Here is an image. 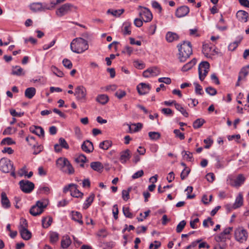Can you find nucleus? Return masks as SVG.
Instances as JSON below:
<instances>
[{"mask_svg": "<svg viewBox=\"0 0 249 249\" xmlns=\"http://www.w3.org/2000/svg\"><path fill=\"white\" fill-rule=\"evenodd\" d=\"M178 59L180 62L186 61L193 53L191 43L189 41H183L180 45H178Z\"/></svg>", "mask_w": 249, "mask_h": 249, "instance_id": "f257e3e1", "label": "nucleus"}, {"mask_svg": "<svg viewBox=\"0 0 249 249\" xmlns=\"http://www.w3.org/2000/svg\"><path fill=\"white\" fill-rule=\"evenodd\" d=\"M71 50L77 53H81L87 50L89 48L88 41L81 37L73 39L71 43Z\"/></svg>", "mask_w": 249, "mask_h": 249, "instance_id": "f03ea898", "label": "nucleus"}, {"mask_svg": "<svg viewBox=\"0 0 249 249\" xmlns=\"http://www.w3.org/2000/svg\"><path fill=\"white\" fill-rule=\"evenodd\" d=\"M57 167L64 173L71 175L74 173V169L69 160L65 158H59L56 161Z\"/></svg>", "mask_w": 249, "mask_h": 249, "instance_id": "7ed1b4c3", "label": "nucleus"}, {"mask_svg": "<svg viewBox=\"0 0 249 249\" xmlns=\"http://www.w3.org/2000/svg\"><path fill=\"white\" fill-rule=\"evenodd\" d=\"M72 8H74L75 9H77L76 6H74L71 3H67L64 4L57 9L55 11V14L58 17H62L71 12Z\"/></svg>", "mask_w": 249, "mask_h": 249, "instance_id": "20e7f679", "label": "nucleus"}, {"mask_svg": "<svg viewBox=\"0 0 249 249\" xmlns=\"http://www.w3.org/2000/svg\"><path fill=\"white\" fill-rule=\"evenodd\" d=\"M234 235L235 239L240 243L245 242L248 237L247 230L242 227H239L235 230Z\"/></svg>", "mask_w": 249, "mask_h": 249, "instance_id": "39448f33", "label": "nucleus"}, {"mask_svg": "<svg viewBox=\"0 0 249 249\" xmlns=\"http://www.w3.org/2000/svg\"><path fill=\"white\" fill-rule=\"evenodd\" d=\"M210 68V64L207 61L201 62L198 66L199 78L201 81H203L207 75Z\"/></svg>", "mask_w": 249, "mask_h": 249, "instance_id": "423d86ee", "label": "nucleus"}, {"mask_svg": "<svg viewBox=\"0 0 249 249\" xmlns=\"http://www.w3.org/2000/svg\"><path fill=\"white\" fill-rule=\"evenodd\" d=\"M246 178L243 174H239L236 179H233L231 177H229L227 182L231 186L239 187L244 183Z\"/></svg>", "mask_w": 249, "mask_h": 249, "instance_id": "0eeeda50", "label": "nucleus"}, {"mask_svg": "<svg viewBox=\"0 0 249 249\" xmlns=\"http://www.w3.org/2000/svg\"><path fill=\"white\" fill-rule=\"evenodd\" d=\"M20 188L25 193H31L35 188L34 184L28 180H22L19 182Z\"/></svg>", "mask_w": 249, "mask_h": 249, "instance_id": "6e6552de", "label": "nucleus"}, {"mask_svg": "<svg viewBox=\"0 0 249 249\" xmlns=\"http://www.w3.org/2000/svg\"><path fill=\"white\" fill-rule=\"evenodd\" d=\"M13 168L11 161L6 158H2L0 160V169L4 173H9Z\"/></svg>", "mask_w": 249, "mask_h": 249, "instance_id": "1a4fd4ad", "label": "nucleus"}, {"mask_svg": "<svg viewBox=\"0 0 249 249\" xmlns=\"http://www.w3.org/2000/svg\"><path fill=\"white\" fill-rule=\"evenodd\" d=\"M74 95L77 100L85 101L86 100L87 90L83 86H78L75 89Z\"/></svg>", "mask_w": 249, "mask_h": 249, "instance_id": "9d476101", "label": "nucleus"}, {"mask_svg": "<svg viewBox=\"0 0 249 249\" xmlns=\"http://www.w3.org/2000/svg\"><path fill=\"white\" fill-rule=\"evenodd\" d=\"M139 8L143 9V10L139 13V16L145 22L150 21L152 19L153 16L149 9L141 6H140Z\"/></svg>", "mask_w": 249, "mask_h": 249, "instance_id": "9b49d317", "label": "nucleus"}, {"mask_svg": "<svg viewBox=\"0 0 249 249\" xmlns=\"http://www.w3.org/2000/svg\"><path fill=\"white\" fill-rule=\"evenodd\" d=\"M30 9L34 12L45 11L46 10L45 3L41 2L32 3L30 5Z\"/></svg>", "mask_w": 249, "mask_h": 249, "instance_id": "f8f14e48", "label": "nucleus"}, {"mask_svg": "<svg viewBox=\"0 0 249 249\" xmlns=\"http://www.w3.org/2000/svg\"><path fill=\"white\" fill-rule=\"evenodd\" d=\"M137 89L140 95H144L149 92L151 87L149 84L141 83L137 86Z\"/></svg>", "mask_w": 249, "mask_h": 249, "instance_id": "ddd939ff", "label": "nucleus"}, {"mask_svg": "<svg viewBox=\"0 0 249 249\" xmlns=\"http://www.w3.org/2000/svg\"><path fill=\"white\" fill-rule=\"evenodd\" d=\"M190 11L189 7L187 6H182L178 8L176 11V16L178 18H182L186 16Z\"/></svg>", "mask_w": 249, "mask_h": 249, "instance_id": "4468645a", "label": "nucleus"}, {"mask_svg": "<svg viewBox=\"0 0 249 249\" xmlns=\"http://www.w3.org/2000/svg\"><path fill=\"white\" fill-rule=\"evenodd\" d=\"M81 148L83 151L87 153H91L94 150L93 143L89 140H86L83 142Z\"/></svg>", "mask_w": 249, "mask_h": 249, "instance_id": "2eb2a0df", "label": "nucleus"}, {"mask_svg": "<svg viewBox=\"0 0 249 249\" xmlns=\"http://www.w3.org/2000/svg\"><path fill=\"white\" fill-rule=\"evenodd\" d=\"M30 130L41 138L44 137V131L43 128L39 126H32L30 127Z\"/></svg>", "mask_w": 249, "mask_h": 249, "instance_id": "dca6fc26", "label": "nucleus"}, {"mask_svg": "<svg viewBox=\"0 0 249 249\" xmlns=\"http://www.w3.org/2000/svg\"><path fill=\"white\" fill-rule=\"evenodd\" d=\"M131 152L129 149H126L120 153V160L122 163H125L128 160L130 157Z\"/></svg>", "mask_w": 249, "mask_h": 249, "instance_id": "f3484780", "label": "nucleus"}, {"mask_svg": "<svg viewBox=\"0 0 249 249\" xmlns=\"http://www.w3.org/2000/svg\"><path fill=\"white\" fill-rule=\"evenodd\" d=\"M236 17L241 22H246L249 18V14L243 10H239L236 13Z\"/></svg>", "mask_w": 249, "mask_h": 249, "instance_id": "a211bd4d", "label": "nucleus"}, {"mask_svg": "<svg viewBox=\"0 0 249 249\" xmlns=\"http://www.w3.org/2000/svg\"><path fill=\"white\" fill-rule=\"evenodd\" d=\"M1 203L2 206L5 209H8L11 206L10 201L4 192L1 194Z\"/></svg>", "mask_w": 249, "mask_h": 249, "instance_id": "6ab92c4d", "label": "nucleus"}, {"mask_svg": "<svg viewBox=\"0 0 249 249\" xmlns=\"http://www.w3.org/2000/svg\"><path fill=\"white\" fill-rule=\"evenodd\" d=\"M179 39V36L175 33L168 32L166 35V39L168 42H172Z\"/></svg>", "mask_w": 249, "mask_h": 249, "instance_id": "aec40b11", "label": "nucleus"}, {"mask_svg": "<svg viewBox=\"0 0 249 249\" xmlns=\"http://www.w3.org/2000/svg\"><path fill=\"white\" fill-rule=\"evenodd\" d=\"M21 237L25 240H29L32 236L31 232L27 229L19 230Z\"/></svg>", "mask_w": 249, "mask_h": 249, "instance_id": "412c9836", "label": "nucleus"}, {"mask_svg": "<svg viewBox=\"0 0 249 249\" xmlns=\"http://www.w3.org/2000/svg\"><path fill=\"white\" fill-rule=\"evenodd\" d=\"M90 167L94 171L101 172L104 168L103 165L99 161H94L90 163Z\"/></svg>", "mask_w": 249, "mask_h": 249, "instance_id": "4be33fe9", "label": "nucleus"}, {"mask_svg": "<svg viewBox=\"0 0 249 249\" xmlns=\"http://www.w3.org/2000/svg\"><path fill=\"white\" fill-rule=\"evenodd\" d=\"M72 219L77 222L80 225L83 224V221L82 220V215L78 212L72 211Z\"/></svg>", "mask_w": 249, "mask_h": 249, "instance_id": "5701e85b", "label": "nucleus"}, {"mask_svg": "<svg viewBox=\"0 0 249 249\" xmlns=\"http://www.w3.org/2000/svg\"><path fill=\"white\" fill-rule=\"evenodd\" d=\"M196 58H193L191 61L186 63L182 67L181 71L185 72L190 70L196 64Z\"/></svg>", "mask_w": 249, "mask_h": 249, "instance_id": "b1692460", "label": "nucleus"}, {"mask_svg": "<svg viewBox=\"0 0 249 249\" xmlns=\"http://www.w3.org/2000/svg\"><path fill=\"white\" fill-rule=\"evenodd\" d=\"M243 203V196L241 194H239L236 198L234 203L233 204L232 208L233 209H237L242 206Z\"/></svg>", "mask_w": 249, "mask_h": 249, "instance_id": "393cba45", "label": "nucleus"}, {"mask_svg": "<svg viewBox=\"0 0 249 249\" xmlns=\"http://www.w3.org/2000/svg\"><path fill=\"white\" fill-rule=\"evenodd\" d=\"M95 195L94 194H91L86 200L83 204V209L84 210L87 209L92 204L94 199Z\"/></svg>", "mask_w": 249, "mask_h": 249, "instance_id": "a878e982", "label": "nucleus"}, {"mask_svg": "<svg viewBox=\"0 0 249 249\" xmlns=\"http://www.w3.org/2000/svg\"><path fill=\"white\" fill-rule=\"evenodd\" d=\"M36 93V89L35 88H28L25 91V96L28 99H32L35 96Z\"/></svg>", "mask_w": 249, "mask_h": 249, "instance_id": "bb28decb", "label": "nucleus"}, {"mask_svg": "<svg viewBox=\"0 0 249 249\" xmlns=\"http://www.w3.org/2000/svg\"><path fill=\"white\" fill-rule=\"evenodd\" d=\"M11 73L13 75H16L17 76H22L25 74V72L23 71V70L18 66L13 67Z\"/></svg>", "mask_w": 249, "mask_h": 249, "instance_id": "cd10ccee", "label": "nucleus"}, {"mask_svg": "<svg viewBox=\"0 0 249 249\" xmlns=\"http://www.w3.org/2000/svg\"><path fill=\"white\" fill-rule=\"evenodd\" d=\"M71 195L73 197L82 198L84 194L77 189V185H76V186L73 187L72 189L71 190Z\"/></svg>", "mask_w": 249, "mask_h": 249, "instance_id": "c85d7f7f", "label": "nucleus"}, {"mask_svg": "<svg viewBox=\"0 0 249 249\" xmlns=\"http://www.w3.org/2000/svg\"><path fill=\"white\" fill-rule=\"evenodd\" d=\"M108 97L106 94H100L97 96L96 101L101 104L105 105L108 101Z\"/></svg>", "mask_w": 249, "mask_h": 249, "instance_id": "c756f323", "label": "nucleus"}, {"mask_svg": "<svg viewBox=\"0 0 249 249\" xmlns=\"http://www.w3.org/2000/svg\"><path fill=\"white\" fill-rule=\"evenodd\" d=\"M229 234L227 231L225 229L223 232L215 237L216 242L225 241L226 240V235Z\"/></svg>", "mask_w": 249, "mask_h": 249, "instance_id": "7c9ffc66", "label": "nucleus"}, {"mask_svg": "<svg viewBox=\"0 0 249 249\" xmlns=\"http://www.w3.org/2000/svg\"><path fill=\"white\" fill-rule=\"evenodd\" d=\"M43 212V210L39 209L37 207L34 205L30 210V213L33 216H37Z\"/></svg>", "mask_w": 249, "mask_h": 249, "instance_id": "2f4dec72", "label": "nucleus"}, {"mask_svg": "<svg viewBox=\"0 0 249 249\" xmlns=\"http://www.w3.org/2000/svg\"><path fill=\"white\" fill-rule=\"evenodd\" d=\"M71 244V240L69 236L64 237L61 240V247L63 249H66L69 247Z\"/></svg>", "mask_w": 249, "mask_h": 249, "instance_id": "473e14b6", "label": "nucleus"}, {"mask_svg": "<svg viewBox=\"0 0 249 249\" xmlns=\"http://www.w3.org/2000/svg\"><path fill=\"white\" fill-rule=\"evenodd\" d=\"M124 11V9L119 10L108 9L107 13L110 14L115 17H120Z\"/></svg>", "mask_w": 249, "mask_h": 249, "instance_id": "72a5a7b5", "label": "nucleus"}, {"mask_svg": "<svg viewBox=\"0 0 249 249\" xmlns=\"http://www.w3.org/2000/svg\"><path fill=\"white\" fill-rule=\"evenodd\" d=\"M205 123L204 119L202 118H198L195 120L193 123V127L195 129L200 128Z\"/></svg>", "mask_w": 249, "mask_h": 249, "instance_id": "f704fd0d", "label": "nucleus"}, {"mask_svg": "<svg viewBox=\"0 0 249 249\" xmlns=\"http://www.w3.org/2000/svg\"><path fill=\"white\" fill-rule=\"evenodd\" d=\"M59 238V234L58 233L54 231H51L50 233V241L51 243L54 244L56 243Z\"/></svg>", "mask_w": 249, "mask_h": 249, "instance_id": "c9c22d12", "label": "nucleus"}, {"mask_svg": "<svg viewBox=\"0 0 249 249\" xmlns=\"http://www.w3.org/2000/svg\"><path fill=\"white\" fill-rule=\"evenodd\" d=\"M112 145V142L110 141H104L99 144V147L104 150H107Z\"/></svg>", "mask_w": 249, "mask_h": 249, "instance_id": "e433bc0d", "label": "nucleus"}, {"mask_svg": "<svg viewBox=\"0 0 249 249\" xmlns=\"http://www.w3.org/2000/svg\"><path fill=\"white\" fill-rule=\"evenodd\" d=\"M47 217H44L42 219V226L44 228H47L49 226H51L52 224V223L53 222V218L52 217H48V220L47 221V223H46L45 222L47 220Z\"/></svg>", "mask_w": 249, "mask_h": 249, "instance_id": "4c0bfd02", "label": "nucleus"}, {"mask_svg": "<svg viewBox=\"0 0 249 249\" xmlns=\"http://www.w3.org/2000/svg\"><path fill=\"white\" fill-rule=\"evenodd\" d=\"M148 71H149V75L150 76H155L158 75L160 73V71L158 69V68L154 67H152L148 69Z\"/></svg>", "mask_w": 249, "mask_h": 249, "instance_id": "58836bf2", "label": "nucleus"}, {"mask_svg": "<svg viewBox=\"0 0 249 249\" xmlns=\"http://www.w3.org/2000/svg\"><path fill=\"white\" fill-rule=\"evenodd\" d=\"M175 108L179 111L181 114L185 117H188V113L180 104L177 103L175 104Z\"/></svg>", "mask_w": 249, "mask_h": 249, "instance_id": "ea45409f", "label": "nucleus"}, {"mask_svg": "<svg viewBox=\"0 0 249 249\" xmlns=\"http://www.w3.org/2000/svg\"><path fill=\"white\" fill-rule=\"evenodd\" d=\"M51 71L56 76L59 77H62L64 76L63 72L59 70L55 66H53L51 67Z\"/></svg>", "mask_w": 249, "mask_h": 249, "instance_id": "a19ab883", "label": "nucleus"}, {"mask_svg": "<svg viewBox=\"0 0 249 249\" xmlns=\"http://www.w3.org/2000/svg\"><path fill=\"white\" fill-rule=\"evenodd\" d=\"M212 50V48L207 44L203 45L202 48V52L204 55L207 57H209V54Z\"/></svg>", "mask_w": 249, "mask_h": 249, "instance_id": "79ce46f5", "label": "nucleus"}, {"mask_svg": "<svg viewBox=\"0 0 249 249\" xmlns=\"http://www.w3.org/2000/svg\"><path fill=\"white\" fill-rule=\"evenodd\" d=\"M148 136L151 140H157L160 137V134L158 132H149Z\"/></svg>", "mask_w": 249, "mask_h": 249, "instance_id": "37998d69", "label": "nucleus"}, {"mask_svg": "<svg viewBox=\"0 0 249 249\" xmlns=\"http://www.w3.org/2000/svg\"><path fill=\"white\" fill-rule=\"evenodd\" d=\"M186 224V222L185 220H182L180 221L179 224L177 225L176 228V231L178 233L181 232L183 229L184 228L185 225Z\"/></svg>", "mask_w": 249, "mask_h": 249, "instance_id": "c03bdc74", "label": "nucleus"}, {"mask_svg": "<svg viewBox=\"0 0 249 249\" xmlns=\"http://www.w3.org/2000/svg\"><path fill=\"white\" fill-rule=\"evenodd\" d=\"M131 190V188L129 187L127 190H124L122 191V198L125 201H127L129 198V192Z\"/></svg>", "mask_w": 249, "mask_h": 249, "instance_id": "a18cd8bd", "label": "nucleus"}, {"mask_svg": "<svg viewBox=\"0 0 249 249\" xmlns=\"http://www.w3.org/2000/svg\"><path fill=\"white\" fill-rule=\"evenodd\" d=\"M130 23H125L124 24V28L123 30V32L124 35H130L131 33V31L130 29Z\"/></svg>", "mask_w": 249, "mask_h": 249, "instance_id": "49530a36", "label": "nucleus"}, {"mask_svg": "<svg viewBox=\"0 0 249 249\" xmlns=\"http://www.w3.org/2000/svg\"><path fill=\"white\" fill-rule=\"evenodd\" d=\"M59 144L62 148H64L66 149H68L69 148V144L66 140L63 138H59Z\"/></svg>", "mask_w": 249, "mask_h": 249, "instance_id": "de8ad7c7", "label": "nucleus"}, {"mask_svg": "<svg viewBox=\"0 0 249 249\" xmlns=\"http://www.w3.org/2000/svg\"><path fill=\"white\" fill-rule=\"evenodd\" d=\"M123 212L124 214L128 218H132L133 217L132 213L130 212L129 208L128 207H124L123 208Z\"/></svg>", "mask_w": 249, "mask_h": 249, "instance_id": "09e8293b", "label": "nucleus"}, {"mask_svg": "<svg viewBox=\"0 0 249 249\" xmlns=\"http://www.w3.org/2000/svg\"><path fill=\"white\" fill-rule=\"evenodd\" d=\"M63 66L69 69H71L72 67V64L71 62L68 59L65 58L62 61Z\"/></svg>", "mask_w": 249, "mask_h": 249, "instance_id": "8fccbe9b", "label": "nucleus"}, {"mask_svg": "<svg viewBox=\"0 0 249 249\" xmlns=\"http://www.w3.org/2000/svg\"><path fill=\"white\" fill-rule=\"evenodd\" d=\"M191 170L189 168H186L183 169L180 174V178L182 180H184L188 176Z\"/></svg>", "mask_w": 249, "mask_h": 249, "instance_id": "3c124183", "label": "nucleus"}, {"mask_svg": "<svg viewBox=\"0 0 249 249\" xmlns=\"http://www.w3.org/2000/svg\"><path fill=\"white\" fill-rule=\"evenodd\" d=\"M15 143V142L12 140V138L7 137L3 139L1 142V144H7V145H11L12 144Z\"/></svg>", "mask_w": 249, "mask_h": 249, "instance_id": "603ef678", "label": "nucleus"}, {"mask_svg": "<svg viewBox=\"0 0 249 249\" xmlns=\"http://www.w3.org/2000/svg\"><path fill=\"white\" fill-rule=\"evenodd\" d=\"M56 1L57 0H51L50 5H48L47 4L45 3L46 9L51 10L54 8L56 5L58 4V3H56Z\"/></svg>", "mask_w": 249, "mask_h": 249, "instance_id": "864d4df0", "label": "nucleus"}, {"mask_svg": "<svg viewBox=\"0 0 249 249\" xmlns=\"http://www.w3.org/2000/svg\"><path fill=\"white\" fill-rule=\"evenodd\" d=\"M86 161H87V158L83 154H81L80 155H79L77 158H76L75 159V161L76 163H79V162L85 163L86 162Z\"/></svg>", "mask_w": 249, "mask_h": 249, "instance_id": "5fc2aeb1", "label": "nucleus"}, {"mask_svg": "<svg viewBox=\"0 0 249 249\" xmlns=\"http://www.w3.org/2000/svg\"><path fill=\"white\" fill-rule=\"evenodd\" d=\"M152 6L154 9H157L159 13L161 12L162 8L161 5L157 1L155 0L153 1L152 2Z\"/></svg>", "mask_w": 249, "mask_h": 249, "instance_id": "6e6d98bb", "label": "nucleus"}, {"mask_svg": "<svg viewBox=\"0 0 249 249\" xmlns=\"http://www.w3.org/2000/svg\"><path fill=\"white\" fill-rule=\"evenodd\" d=\"M206 92L210 95L213 96L216 94L217 90L212 87H207L206 89Z\"/></svg>", "mask_w": 249, "mask_h": 249, "instance_id": "4d7b16f0", "label": "nucleus"}, {"mask_svg": "<svg viewBox=\"0 0 249 249\" xmlns=\"http://www.w3.org/2000/svg\"><path fill=\"white\" fill-rule=\"evenodd\" d=\"M28 223L27 220L22 218L20 219V225L19 226V230H21L24 228L27 229Z\"/></svg>", "mask_w": 249, "mask_h": 249, "instance_id": "13d9d810", "label": "nucleus"}, {"mask_svg": "<svg viewBox=\"0 0 249 249\" xmlns=\"http://www.w3.org/2000/svg\"><path fill=\"white\" fill-rule=\"evenodd\" d=\"M118 99H121L126 95V92L124 90L119 89L115 94Z\"/></svg>", "mask_w": 249, "mask_h": 249, "instance_id": "bf43d9fd", "label": "nucleus"}, {"mask_svg": "<svg viewBox=\"0 0 249 249\" xmlns=\"http://www.w3.org/2000/svg\"><path fill=\"white\" fill-rule=\"evenodd\" d=\"M174 133L175 134L176 137L179 138L180 140H182L185 139L184 133L180 132L179 129H175Z\"/></svg>", "mask_w": 249, "mask_h": 249, "instance_id": "052dcab7", "label": "nucleus"}, {"mask_svg": "<svg viewBox=\"0 0 249 249\" xmlns=\"http://www.w3.org/2000/svg\"><path fill=\"white\" fill-rule=\"evenodd\" d=\"M161 112L164 115L168 116H171L173 115V111L169 108H163L161 110Z\"/></svg>", "mask_w": 249, "mask_h": 249, "instance_id": "680f3d73", "label": "nucleus"}, {"mask_svg": "<svg viewBox=\"0 0 249 249\" xmlns=\"http://www.w3.org/2000/svg\"><path fill=\"white\" fill-rule=\"evenodd\" d=\"M194 84L195 86V92L196 94L202 95L203 94L201 92L202 90V87L197 83H194Z\"/></svg>", "mask_w": 249, "mask_h": 249, "instance_id": "e2e57ef3", "label": "nucleus"}, {"mask_svg": "<svg viewBox=\"0 0 249 249\" xmlns=\"http://www.w3.org/2000/svg\"><path fill=\"white\" fill-rule=\"evenodd\" d=\"M112 213L113 214L114 218L117 219L118 218V215L119 213L118 207L117 204H115L113 206Z\"/></svg>", "mask_w": 249, "mask_h": 249, "instance_id": "0e129e2a", "label": "nucleus"}, {"mask_svg": "<svg viewBox=\"0 0 249 249\" xmlns=\"http://www.w3.org/2000/svg\"><path fill=\"white\" fill-rule=\"evenodd\" d=\"M184 153V155H183V156L185 158H186V159L187 160H188L189 161H192V160L193 159V154H192V153L190 152H187V151H183L182 152V154H183Z\"/></svg>", "mask_w": 249, "mask_h": 249, "instance_id": "69168bd1", "label": "nucleus"}, {"mask_svg": "<svg viewBox=\"0 0 249 249\" xmlns=\"http://www.w3.org/2000/svg\"><path fill=\"white\" fill-rule=\"evenodd\" d=\"M204 142L206 144V145L204 146V148L206 149H208L213 144V141L211 138H209L205 139L204 140Z\"/></svg>", "mask_w": 249, "mask_h": 249, "instance_id": "338daca9", "label": "nucleus"}, {"mask_svg": "<svg viewBox=\"0 0 249 249\" xmlns=\"http://www.w3.org/2000/svg\"><path fill=\"white\" fill-rule=\"evenodd\" d=\"M158 81L160 83H164L166 84H170L171 83V80L168 77H161L158 79Z\"/></svg>", "mask_w": 249, "mask_h": 249, "instance_id": "774afa93", "label": "nucleus"}]
</instances>
